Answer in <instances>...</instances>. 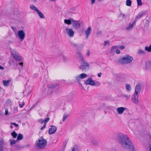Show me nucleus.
Segmentation results:
<instances>
[{"label":"nucleus","instance_id":"nucleus-1","mask_svg":"<svg viewBox=\"0 0 151 151\" xmlns=\"http://www.w3.org/2000/svg\"><path fill=\"white\" fill-rule=\"evenodd\" d=\"M117 138L121 147L129 151H134V145L128 136L119 133L118 134Z\"/></svg>","mask_w":151,"mask_h":151},{"label":"nucleus","instance_id":"nucleus-2","mask_svg":"<svg viewBox=\"0 0 151 151\" xmlns=\"http://www.w3.org/2000/svg\"><path fill=\"white\" fill-rule=\"evenodd\" d=\"M36 147L38 149H42L45 147L47 144V140L42 137L38 138L36 143Z\"/></svg>","mask_w":151,"mask_h":151},{"label":"nucleus","instance_id":"nucleus-3","mask_svg":"<svg viewBox=\"0 0 151 151\" xmlns=\"http://www.w3.org/2000/svg\"><path fill=\"white\" fill-rule=\"evenodd\" d=\"M133 58L129 55H127L120 59V63L123 64H127L130 63L133 60Z\"/></svg>","mask_w":151,"mask_h":151},{"label":"nucleus","instance_id":"nucleus-4","mask_svg":"<svg viewBox=\"0 0 151 151\" xmlns=\"http://www.w3.org/2000/svg\"><path fill=\"white\" fill-rule=\"evenodd\" d=\"M30 8L33 10L35 11V12L37 13L40 18L44 19L45 18V17L44 15L34 5H30Z\"/></svg>","mask_w":151,"mask_h":151},{"label":"nucleus","instance_id":"nucleus-5","mask_svg":"<svg viewBox=\"0 0 151 151\" xmlns=\"http://www.w3.org/2000/svg\"><path fill=\"white\" fill-rule=\"evenodd\" d=\"M17 35L21 41H22L25 37V33L23 30H19L17 32Z\"/></svg>","mask_w":151,"mask_h":151},{"label":"nucleus","instance_id":"nucleus-6","mask_svg":"<svg viewBox=\"0 0 151 151\" xmlns=\"http://www.w3.org/2000/svg\"><path fill=\"white\" fill-rule=\"evenodd\" d=\"M82 63L81 65L80 66V69L81 70H84L86 69L87 67L88 68L89 67V64L87 63H86L85 60H81Z\"/></svg>","mask_w":151,"mask_h":151},{"label":"nucleus","instance_id":"nucleus-7","mask_svg":"<svg viewBox=\"0 0 151 151\" xmlns=\"http://www.w3.org/2000/svg\"><path fill=\"white\" fill-rule=\"evenodd\" d=\"M139 95L138 94L134 93L132 95V100L133 103L134 104H137L138 103Z\"/></svg>","mask_w":151,"mask_h":151},{"label":"nucleus","instance_id":"nucleus-8","mask_svg":"<svg viewBox=\"0 0 151 151\" xmlns=\"http://www.w3.org/2000/svg\"><path fill=\"white\" fill-rule=\"evenodd\" d=\"M66 33L67 35L70 37H73L74 32L73 31L72 29L70 28H66L65 29Z\"/></svg>","mask_w":151,"mask_h":151},{"label":"nucleus","instance_id":"nucleus-9","mask_svg":"<svg viewBox=\"0 0 151 151\" xmlns=\"http://www.w3.org/2000/svg\"><path fill=\"white\" fill-rule=\"evenodd\" d=\"M72 24L73 27L76 29H78L80 26V24L78 21L73 19Z\"/></svg>","mask_w":151,"mask_h":151},{"label":"nucleus","instance_id":"nucleus-10","mask_svg":"<svg viewBox=\"0 0 151 151\" xmlns=\"http://www.w3.org/2000/svg\"><path fill=\"white\" fill-rule=\"evenodd\" d=\"M92 31V29L91 27H89L87 29L85 30L84 32L86 35V39H88L90 35L91 34Z\"/></svg>","mask_w":151,"mask_h":151},{"label":"nucleus","instance_id":"nucleus-11","mask_svg":"<svg viewBox=\"0 0 151 151\" xmlns=\"http://www.w3.org/2000/svg\"><path fill=\"white\" fill-rule=\"evenodd\" d=\"M87 76V74L84 73H82L77 76L76 77V78L78 83H79L80 82H81V79H83L86 77Z\"/></svg>","mask_w":151,"mask_h":151},{"label":"nucleus","instance_id":"nucleus-12","mask_svg":"<svg viewBox=\"0 0 151 151\" xmlns=\"http://www.w3.org/2000/svg\"><path fill=\"white\" fill-rule=\"evenodd\" d=\"M51 128L48 130V133L49 134H51L54 133L57 130L56 127L54 125L51 126Z\"/></svg>","mask_w":151,"mask_h":151},{"label":"nucleus","instance_id":"nucleus-13","mask_svg":"<svg viewBox=\"0 0 151 151\" xmlns=\"http://www.w3.org/2000/svg\"><path fill=\"white\" fill-rule=\"evenodd\" d=\"M141 85L140 83H138L136 85L135 87V91L134 93L136 94H138L139 93L141 90Z\"/></svg>","mask_w":151,"mask_h":151},{"label":"nucleus","instance_id":"nucleus-14","mask_svg":"<svg viewBox=\"0 0 151 151\" xmlns=\"http://www.w3.org/2000/svg\"><path fill=\"white\" fill-rule=\"evenodd\" d=\"M85 84L86 85H89L91 86H95L96 85L95 82L91 78H89L87 80Z\"/></svg>","mask_w":151,"mask_h":151},{"label":"nucleus","instance_id":"nucleus-15","mask_svg":"<svg viewBox=\"0 0 151 151\" xmlns=\"http://www.w3.org/2000/svg\"><path fill=\"white\" fill-rule=\"evenodd\" d=\"M136 20L133 21L132 23H129L128 26L126 27V29L128 31L131 30L133 27L134 26L135 24Z\"/></svg>","mask_w":151,"mask_h":151},{"label":"nucleus","instance_id":"nucleus-16","mask_svg":"<svg viewBox=\"0 0 151 151\" xmlns=\"http://www.w3.org/2000/svg\"><path fill=\"white\" fill-rule=\"evenodd\" d=\"M126 109V108L121 107L116 109L117 113L119 114H121L123 113L124 111Z\"/></svg>","mask_w":151,"mask_h":151},{"label":"nucleus","instance_id":"nucleus-17","mask_svg":"<svg viewBox=\"0 0 151 151\" xmlns=\"http://www.w3.org/2000/svg\"><path fill=\"white\" fill-rule=\"evenodd\" d=\"M11 54L13 57H15L19 53L17 51L14 49H10Z\"/></svg>","mask_w":151,"mask_h":151},{"label":"nucleus","instance_id":"nucleus-18","mask_svg":"<svg viewBox=\"0 0 151 151\" xmlns=\"http://www.w3.org/2000/svg\"><path fill=\"white\" fill-rule=\"evenodd\" d=\"M4 141L2 140H0V151H4Z\"/></svg>","mask_w":151,"mask_h":151},{"label":"nucleus","instance_id":"nucleus-19","mask_svg":"<svg viewBox=\"0 0 151 151\" xmlns=\"http://www.w3.org/2000/svg\"><path fill=\"white\" fill-rule=\"evenodd\" d=\"M146 12L145 11L141 12L138 14L136 17V19H139L144 14L146 13Z\"/></svg>","mask_w":151,"mask_h":151},{"label":"nucleus","instance_id":"nucleus-20","mask_svg":"<svg viewBox=\"0 0 151 151\" xmlns=\"http://www.w3.org/2000/svg\"><path fill=\"white\" fill-rule=\"evenodd\" d=\"M13 58L17 61H22V58L19 53L16 55V56H15V57Z\"/></svg>","mask_w":151,"mask_h":151},{"label":"nucleus","instance_id":"nucleus-21","mask_svg":"<svg viewBox=\"0 0 151 151\" xmlns=\"http://www.w3.org/2000/svg\"><path fill=\"white\" fill-rule=\"evenodd\" d=\"M73 19L71 18L70 19H65L64 20V22L65 23L68 25H69L72 23V21L73 20Z\"/></svg>","mask_w":151,"mask_h":151},{"label":"nucleus","instance_id":"nucleus-22","mask_svg":"<svg viewBox=\"0 0 151 151\" xmlns=\"http://www.w3.org/2000/svg\"><path fill=\"white\" fill-rule=\"evenodd\" d=\"M77 56L78 58H79L81 60H84V59L82 55V54L80 52H77Z\"/></svg>","mask_w":151,"mask_h":151},{"label":"nucleus","instance_id":"nucleus-23","mask_svg":"<svg viewBox=\"0 0 151 151\" xmlns=\"http://www.w3.org/2000/svg\"><path fill=\"white\" fill-rule=\"evenodd\" d=\"M23 138V135L22 134H19L17 136V141L21 140Z\"/></svg>","mask_w":151,"mask_h":151},{"label":"nucleus","instance_id":"nucleus-24","mask_svg":"<svg viewBox=\"0 0 151 151\" xmlns=\"http://www.w3.org/2000/svg\"><path fill=\"white\" fill-rule=\"evenodd\" d=\"M3 85L5 86H8L10 83V81L9 80H3Z\"/></svg>","mask_w":151,"mask_h":151},{"label":"nucleus","instance_id":"nucleus-25","mask_svg":"<svg viewBox=\"0 0 151 151\" xmlns=\"http://www.w3.org/2000/svg\"><path fill=\"white\" fill-rule=\"evenodd\" d=\"M72 151H79L78 147V146L75 145L73 147L71 148Z\"/></svg>","mask_w":151,"mask_h":151},{"label":"nucleus","instance_id":"nucleus-26","mask_svg":"<svg viewBox=\"0 0 151 151\" xmlns=\"http://www.w3.org/2000/svg\"><path fill=\"white\" fill-rule=\"evenodd\" d=\"M145 51L148 52H151V45L149 46H146L145 47Z\"/></svg>","mask_w":151,"mask_h":151},{"label":"nucleus","instance_id":"nucleus-27","mask_svg":"<svg viewBox=\"0 0 151 151\" xmlns=\"http://www.w3.org/2000/svg\"><path fill=\"white\" fill-rule=\"evenodd\" d=\"M57 84H49L47 85V87L50 88H55Z\"/></svg>","mask_w":151,"mask_h":151},{"label":"nucleus","instance_id":"nucleus-28","mask_svg":"<svg viewBox=\"0 0 151 151\" xmlns=\"http://www.w3.org/2000/svg\"><path fill=\"white\" fill-rule=\"evenodd\" d=\"M69 115L68 114L65 113L63 116V121L64 122L65 121L66 119L68 116Z\"/></svg>","mask_w":151,"mask_h":151},{"label":"nucleus","instance_id":"nucleus-29","mask_svg":"<svg viewBox=\"0 0 151 151\" xmlns=\"http://www.w3.org/2000/svg\"><path fill=\"white\" fill-rule=\"evenodd\" d=\"M118 46H113L112 47L111 49V52L112 53L114 52H115V51L118 49Z\"/></svg>","mask_w":151,"mask_h":151},{"label":"nucleus","instance_id":"nucleus-30","mask_svg":"<svg viewBox=\"0 0 151 151\" xmlns=\"http://www.w3.org/2000/svg\"><path fill=\"white\" fill-rule=\"evenodd\" d=\"M126 88L127 90L129 91H130L131 90V87L130 85L128 84L126 85Z\"/></svg>","mask_w":151,"mask_h":151},{"label":"nucleus","instance_id":"nucleus-31","mask_svg":"<svg viewBox=\"0 0 151 151\" xmlns=\"http://www.w3.org/2000/svg\"><path fill=\"white\" fill-rule=\"evenodd\" d=\"M132 1L130 0H127L126 5L128 6H130L131 5Z\"/></svg>","mask_w":151,"mask_h":151},{"label":"nucleus","instance_id":"nucleus-32","mask_svg":"<svg viewBox=\"0 0 151 151\" xmlns=\"http://www.w3.org/2000/svg\"><path fill=\"white\" fill-rule=\"evenodd\" d=\"M23 148V147L20 146L18 145H16L15 146V148L17 150H19Z\"/></svg>","mask_w":151,"mask_h":151},{"label":"nucleus","instance_id":"nucleus-33","mask_svg":"<svg viewBox=\"0 0 151 151\" xmlns=\"http://www.w3.org/2000/svg\"><path fill=\"white\" fill-rule=\"evenodd\" d=\"M12 136L14 138H15L17 136V134L16 133L15 131H13L11 133Z\"/></svg>","mask_w":151,"mask_h":151},{"label":"nucleus","instance_id":"nucleus-34","mask_svg":"<svg viewBox=\"0 0 151 151\" xmlns=\"http://www.w3.org/2000/svg\"><path fill=\"white\" fill-rule=\"evenodd\" d=\"M126 98V100H127L129 99L131 97V96L130 95L128 94H124L123 95Z\"/></svg>","mask_w":151,"mask_h":151},{"label":"nucleus","instance_id":"nucleus-35","mask_svg":"<svg viewBox=\"0 0 151 151\" xmlns=\"http://www.w3.org/2000/svg\"><path fill=\"white\" fill-rule=\"evenodd\" d=\"M17 140H11L10 141V145L11 146H12L14 145L17 142Z\"/></svg>","mask_w":151,"mask_h":151},{"label":"nucleus","instance_id":"nucleus-36","mask_svg":"<svg viewBox=\"0 0 151 151\" xmlns=\"http://www.w3.org/2000/svg\"><path fill=\"white\" fill-rule=\"evenodd\" d=\"M92 143L94 145L96 146H98L99 145V142L97 141L93 140Z\"/></svg>","mask_w":151,"mask_h":151},{"label":"nucleus","instance_id":"nucleus-37","mask_svg":"<svg viewBox=\"0 0 151 151\" xmlns=\"http://www.w3.org/2000/svg\"><path fill=\"white\" fill-rule=\"evenodd\" d=\"M138 54H143L145 53V52L143 50H138Z\"/></svg>","mask_w":151,"mask_h":151},{"label":"nucleus","instance_id":"nucleus-38","mask_svg":"<svg viewBox=\"0 0 151 151\" xmlns=\"http://www.w3.org/2000/svg\"><path fill=\"white\" fill-rule=\"evenodd\" d=\"M146 66L147 69H149L150 67H151V63H147L146 64Z\"/></svg>","mask_w":151,"mask_h":151},{"label":"nucleus","instance_id":"nucleus-39","mask_svg":"<svg viewBox=\"0 0 151 151\" xmlns=\"http://www.w3.org/2000/svg\"><path fill=\"white\" fill-rule=\"evenodd\" d=\"M142 0H137V4L138 6H141L142 4Z\"/></svg>","mask_w":151,"mask_h":151},{"label":"nucleus","instance_id":"nucleus-40","mask_svg":"<svg viewBox=\"0 0 151 151\" xmlns=\"http://www.w3.org/2000/svg\"><path fill=\"white\" fill-rule=\"evenodd\" d=\"M49 120L50 118L49 117L47 118L46 119H45L44 120V124H45V125H46L47 123L49 121Z\"/></svg>","mask_w":151,"mask_h":151},{"label":"nucleus","instance_id":"nucleus-41","mask_svg":"<svg viewBox=\"0 0 151 151\" xmlns=\"http://www.w3.org/2000/svg\"><path fill=\"white\" fill-rule=\"evenodd\" d=\"M125 16V14H123L122 12H120L119 16L120 17H122L123 18Z\"/></svg>","mask_w":151,"mask_h":151},{"label":"nucleus","instance_id":"nucleus-42","mask_svg":"<svg viewBox=\"0 0 151 151\" xmlns=\"http://www.w3.org/2000/svg\"><path fill=\"white\" fill-rule=\"evenodd\" d=\"M14 61L13 60L12 61H10L9 62V64L10 65H14Z\"/></svg>","mask_w":151,"mask_h":151},{"label":"nucleus","instance_id":"nucleus-43","mask_svg":"<svg viewBox=\"0 0 151 151\" xmlns=\"http://www.w3.org/2000/svg\"><path fill=\"white\" fill-rule=\"evenodd\" d=\"M62 58L63 60L65 62L67 59V58L64 56L63 55L62 56Z\"/></svg>","mask_w":151,"mask_h":151},{"label":"nucleus","instance_id":"nucleus-44","mask_svg":"<svg viewBox=\"0 0 151 151\" xmlns=\"http://www.w3.org/2000/svg\"><path fill=\"white\" fill-rule=\"evenodd\" d=\"M11 124L14 125L16 127H17L18 126V124H16L15 123H11Z\"/></svg>","mask_w":151,"mask_h":151},{"label":"nucleus","instance_id":"nucleus-45","mask_svg":"<svg viewBox=\"0 0 151 151\" xmlns=\"http://www.w3.org/2000/svg\"><path fill=\"white\" fill-rule=\"evenodd\" d=\"M109 41H105L104 42V45H109Z\"/></svg>","mask_w":151,"mask_h":151},{"label":"nucleus","instance_id":"nucleus-46","mask_svg":"<svg viewBox=\"0 0 151 151\" xmlns=\"http://www.w3.org/2000/svg\"><path fill=\"white\" fill-rule=\"evenodd\" d=\"M125 47L124 46H120L119 47V48L121 50H123L124 49Z\"/></svg>","mask_w":151,"mask_h":151},{"label":"nucleus","instance_id":"nucleus-47","mask_svg":"<svg viewBox=\"0 0 151 151\" xmlns=\"http://www.w3.org/2000/svg\"><path fill=\"white\" fill-rule=\"evenodd\" d=\"M96 0H91V4H94L96 1Z\"/></svg>","mask_w":151,"mask_h":151},{"label":"nucleus","instance_id":"nucleus-48","mask_svg":"<svg viewBox=\"0 0 151 151\" xmlns=\"http://www.w3.org/2000/svg\"><path fill=\"white\" fill-rule=\"evenodd\" d=\"M24 104V102H23L22 104H19V106L20 107L22 108Z\"/></svg>","mask_w":151,"mask_h":151},{"label":"nucleus","instance_id":"nucleus-49","mask_svg":"<svg viewBox=\"0 0 151 151\" xmlns=\"http://www.w3.org/2000/svg\"><path fill=\"white\" fill-rule=\"evenodd\" d=\"M8 114V111L7 109H6L5 110V114L6 115H7Z\"/></svg>","mask_w":151,"mask_h":151},{"label":"nucleus","instance_id":"nucleus-50","mask_svg":"<svg viewBox=\"0 0 151 151\" xmlns=\"http://www.w3.org/2000/svg\"><path fill=\"white\" fill-rule=\"evenodd\" d=\"M39 121L40 123L41 124H43V123H44V120L43 121L42 119H41L39 120Z\"/></svg>","mask_w":151,"mask_h":151},{"label":"nucleus","instance_id":"nucleus-51","mask_svg":"<svg viewBox=\"0 0 151 151\" xmlns=\"http://www.w3.org/2000/svg\"><path fill=\"white\" fill-rule=\"evenodd\" d=\"M46 126L45 124H44L43 126L40 129L42 130H43L45 127Z\"/></svg>","mask_w":151,"mask_h":151},{"label":"nucleus","instance_id":"nucleus-52","mask_svg":"<svg viewBox=\"0 0 151 151\" xmlns=\"http://www.w3.org/2000/svg\"><path fill=\"white\" fill-rule=\"evenodd\" d=\"M116 53L118 54H119L120 53V50L118 49H117L116 50Z\"/></svg>","mask_w":151,"mask_h":151},{"label":"nucleus","instance_id":"nucleus-53","mask_svg":"<svg viewBox=\"0 0 151 151\" xmlns=\"http://www.w3.org/2000/svg\"><path fill=\"white\" fill-rule=\"evenodd\" d=\"M90 51L89 50H88L87 52L86 55L87 56H89L90 55Z\"/></svg>","mask_w":151,"mask_h":151},{"label":"nucleus","instance_id":"nucleus-54","mask_svg":"<svg viewBox=\"0 0 151 151\" xmlns=\"http://www.w3.org/2000/svg\"><path fill=\"white\" fill-rule=\"evenodd\" d=\"M95 83H96L95 85H96V86H99L101 84L100 83H99L98 82H96Z\"/></svg>","mask_w":151,"mask_h":151},{"label":"nucleus","instance_id":"nucleus-55","mask_svg":"<svg viewBox=\"0 0 151 151\" xmlns=\"http://www.w3.org/2000/svg\"><path fill=\"white\" fill-rule=\"evenodd\" d=\"M102 73H99L98 74V76L99 77H100Z\"/></svg>","mask_w":151,"mask_h":151},{"label":"nucleus","instance_id":"nucleus-56","mask_svg":"<svg viewBox=\"0 0 151 151\" xmlns=\"http://www.w3.org/2000/svg\"><path fill=\"white\" fill-rule=\"evenodd\" d=\"M11 101L10 100V99H8L7 100V101H6V102L8 103H11Z\"/></svg>","mask_w":151,"mask_h":151},{"label":"nucleus","instance_id":"nucleus-57","mask_svg":"<svg viewBox=\"0 0 151 151\" xmlns=\"http://www.w3.org/2000/svg\"><path fill=\"white\" fill-rule=\"evenodd\" d=\"M19 64L21 65L22 66H23V63L22 62H21L20 63H19Z\"/></svg>","mask_w":151,"mask_h":151},{"label":"nucleus","instance_id":"nucleus-58","mask_svg":"<svg viewBox=\"0 0 151 151\" xmlns=\"http://www.w3.org/2000/svg\"><path fill=\"white\" fill-rule=\"evenodd\" d=\"M4 69V67L0 65V69L3 70Z\"/></svg>","mask_w":151,"mask_h":151},{"label":"nucleus","instance_id":"nucleus-59","mask_svg":"<svg viewBox=\"0 0 151 151\" xmlns=\"http://www.w3.org/2000/svg\"><path fill=\"white\" fill-rule=\"evenodd\" d=\"M76 45L75 44L73 43V44H72V45H73V46H76Z\"/></svg>","mask_w":151,"mask_h":151},{"label":"nucleus","instance_id":"nucleus-60","mask_svg":"<svg viewBox=\"0 0 151 151\" xmlns=\"http://www.w3.org/2000/svg\"><path fill=\"white\" fill-rule=\"evenodd\" d=\"M10 128H11V129H12V128H13V126H12V125H11V126H10Z\"/></svg>","mask_w":151,"mask_h":151},{"label":"nucleus","instance_id":"nucleus-61","mask_svg":"<svg viewBox=\"0 0 151 151\" xmlns=\"http://www.w3.org/2000/svg\"><path fill=\"white\" fill-rule=\"evenodd\" d=\"M79 84L81 85V86H82V84L80 83V82L79 83Z\"/></svg>","mask_w":151,"mask_h":151},{"label":"nucleus","instance_id":"nucleus-62","mask_svg":"<svg viewBox=\"0 0 151 151\" xmlns=\"http://www.w3.org/2000/svg\"><path fill=\"white\" fill-rule=\"evenodd\" d=\"M101 34V32H99V33H98L97 34Z\"/></svg>","mask_w":151,"mask_h":151},{"label":"nucleus","instance_id":"nucleus-63","mask_svg":"<svg viewBox=\"0 0 151 151\" xmlns=\"http://www.w3.org/2000/svg\"><path fill=\"white\" fill-rule=\"evenodd\" d=\"M12 29H13L14 30V27H13L12 26Z\"/></svg>","mask_w":151,"mask_h":151},{"label":"nucleus","instance_id":"nucleus-64","mask_svg":"<svg viewBox=\"0 0 151 151\" xmlns=\"http://www.w3.org/2000/svg\"><path fill=\"white\" fill-rule=\"evenodd\" d=\"M98 0L99 1H103V0Z\"/></svg>","mask_w":151,"mask_h":151}]
</instances>
